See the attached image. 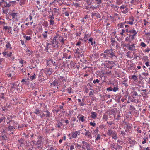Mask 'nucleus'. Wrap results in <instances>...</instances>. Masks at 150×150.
I'll use <instances>...</instances> for the list:
<instances>
[{
    "mask_svg": "<svg viewBox=\"0 0 150 150\" xmlns=\"http://www.w3.org/2000/svg\"><path fill=\"white\" fill-rule=\"evenodd\" d=\"M53 41L52 46L53 47L60 48L64 47V40L62 38H54Z\"/></svg>",
    "mask_w": 150,
    "mask_h": 150,
    "instance_id": "1",
    "label": "nucleus"
},
{
    "mask_svg": "<svg viewBox=\"0 0 150 150\" xmlns=\"http://www.w3.org/2000/svg\"><path fill=\"white\" fill-rule=\"evenodd\" d=\"M126 31L128 32L129 34H127L128 36L126 38V40L131 41L134 39L137 34V32L135 29L131 27L129 28L128 29H126Z\"/></svg>",
    "mask_w": 150,
    "mask_h": 150,
    "instance_id": "2",
    "label": "nucleus"
},
{
    "mask_svg": "<svg viewBox=\"0 0 150 150\" xmlns=\"http://www.w3.org/2000/svg\"><path fill=\"white\" fill-rule=\"evenodd\" d=\"M5 47L6 48L5 49L4 51L2 52V54L4 56H6V55L8 50H11L12 48V47L11 45V44L10 42L8 41L6 42Z\"/></svg>",
    "mask_w": 150,
    "mask_h": 150,
    "instance_id": "3",
    "label": "nucleus"
},
{
    "mask_svg": "<svg viewBox=\"0 0 150 150\" xmlns=\"http://www.w3.org/2000/svg\"><path fill=\"white\" fill-rule=\"evenodd\" d=\"M52 70V69L51 68H46L41 70V71H42V72L44 74L46 75L47 77H49L51 74L53 72Z\"/></svg>",
    "mask_w": 150,
    "mask_h": 150,
    "instance_id": "4",
    "label": "nucleus"
},
{
    "mask_svg": "<svg viewBox=\"0 0 150 150\" xmlns=\"http://www.w3.org/2000/svg\"><path fill=\"white\" fill-rule=\"evenodd\" d=\"M74 52L79 58L82 57L84 53V52L82 48H77V49H75L74 50Z\"/></svg>",
    "mask_w": 150,
    "mask_h": 150,
    "instance_id": "5",
    "label": "nucleus"
},
{
    "mask_svg": "<svg viewBox=\"0 0 150 150\" xmlns=\"http://www.w3.org/2000/svg\"><path fill=\"white\" fill-rule=\"evenodd\" d=\"M105 52L110 53V57L112 59H116L117 57L115 55V52L113 51L112 49H107L105 50Z\"/></svg>",
    "mask_w": 150,
    "mask_h": 150,
    "instance_id": "6",
    "label": "nucleus"
},
{
    "mask_svg": "<svg viewBox=\"0 0 150 150\" xmlns=\"http://www.w3.org/2000/svg\"><path fill=\"white\" fill-rule=\"evenodd\" d=\"M41 70L38 76V80L40 83L44 82L46 80L47 78L44 76V74Z\"/></svg>",
    "mask_w": 150,
    "mask_h": 150,
    "instance_id": "7",
    "label": "nucleus"
},
{
    "mask_svg": "<svg viewBox=\"0 0 150 150\" xmlns=\"http://www.w3.org/2000/svg\"><path fill=\"white\" fill-rule=\"evenodd\" d=\"M115 63L112 61H106L105 63V65L106 67L110 69L112 68V67L115 65Z\"/></svg>",
    "mask_w": 150,
    "mask_h": 150,
    "instance_id": "8",
    "label": "nucleus"
},
{
    "mask_svg": "<svg viewBox=\"0 0 150 150\" xmlns=\"http://www.w3.org/2000/svg\"><path fill=\"white\" fill-rule=\"evenodd\" d=\"M59 85H62L66 82V79L64 77L60 76L57 79Z\"/></svg>",
    "mask_w": 150,
    "mask_h": 150,
    "instance_id": "9",
    "label": "nucleus"
},
{
    "mask_svg": "<svg viewBox=\"0 0 150 150\" xmlns=\"http://www.w3.org/2000/svg\"><path fill=\"white\" fill-rule=\"evenodd\" d=\"M79 134L80 132L79 131L72 132L71 133L72 136L70 137V139L76 138L77 137V135H79Z\"/></svg>",
    "mask_w": 150,
    "mask_h": 150,
    "instance_id": "10",
    "label": "nucleus"
},
{
    "mask_svg": "<svg viewBox=\"0 0 150 150\" xmlns=\"http://www.w3.org/2000/svg\"><path fill=\"white\" fill-rule=\"evenodd\" d=\"M120 8L121 11L124 14L127 13L128 12L127 7L124 5L121 6Z\"/></svg>",
    "mask_w": 150,
    "mask_h": 150,
    "instance_id": "11",
    "label": "nucleus"
},
{
    "mask_svg": "<svg viewBox=\"0 0 150 150\" xmlns=\"http://www.w3.org/2000/svg\"><path fill=\"white\" fill-rule=\"evenodd\" d=\"M134 21V18L133 17H130L129 19V20L125 21V23L132 25L133 24V22Z\"/></svg>",
    "mask_w": 150,
    "mask_h": 150,
    "instance_id": "12",
    "label": "nucleus"
},
{
    "mask_svg": "<svg viewBox=\"0 0 150 150\" xmlns=\"http://www.w3.org/2000/svg\"><path fill=\"white\" fill-rule=\"evenodd\" d=\"M110 17L112 19L113 21H116L119 18V15L117 13L114 14L113 16H110Z\"/></svg>",
    "mask_w": 150,
    "mask_h": 150,
    "instance_id": "13",
    "label": "nucleus"
},
{
    "mask_svg": "<svg viewBox=\"0 0 150 150\" xmlns=\"http://www.w3.org/2000/svg\"><path fill=\"white\" fill-rule=\"evenodd\" d=\"M128 48L130 51H134L135 50V44H133L132 45H129L128 47Z\"/></svg>",
    "mask_w": 150,
    "mask_h": 150,
    "instance_id": "14",
    "label": "nucleus"
},
{
    "mask_svg": "<svg viewBox=\"0 0 150 150\" xmlns=\"http://www.w3.org/2000/svg\"><path fill=\"white\" fill-rule=\"evenodd\" d=\"M47 62V65H50L52 64L53 65H55L54 64L55 63V62H53L52 59H50V60H46Z\"/></svg>",
    "mask_w": 150,
    "mask_h": 150,
    "instance_id": "15",
    "label": "nucleus"
},
{
    "mask_svg": "<svg viewBox=\"0 0 150 150\" xmlns=\"http://www.w3.org/2000/svg\"><path fill=\"white\" fill-rule=\"evenodd\" d=\"M132 125H127L126 126V128L125 129V132H130L131 131Z\"/></svg>",
    "mask_w": 150,
    "mask_h": 150,
    "instance_id": "16",
    "label": "nucleus"
},
{
    "mask_svg": "<svg viewBox=\"0 0 150 150\" xmlns=\"http://www.w3.org/2000/svg\"><path fill=\"white\" fill-rule=\"evenodd\" d=\"M51 86H59V83H58L57 79L54 81L53 82L51 83Z\"/></svg>",
    "mask_w": 150,
    "mask_h": 150,
    "instance_id": "17",
    "label": "nucleus"
},
{
    "mask_svg": "<svg viewBox=\"0 0 150 150\" xmlns=\"http://www.w3.org/2000/svg\"><path fill=\"white\" fill-rule=\"evenodd\" d=\"M100 15L99 13L98 12H92L91 13V16L92 17H93L96 16L97 18H100Z\"/></svg>",
    "mask_w": 150,
    "mask_h": 150,
    "instance_id": "18",
    "label": "nucleus"
},
{
    "mask_svg": "<svg viewBox=\"0 0 150 150\" xmlns=\"http://www.w3.org/2000/svg\"><path fill=\"white\" fill-rule=\"evenodd\" d=\"M127 33H128V32H126V29L125 30L122 29V30L120 32V34L121 35L125 36L126 35Z\"/></svg>",
    "mask_w": 150,
    "mask_h": 150,
    "instance_id": "19",
    "label": "nucleus"
},
{
    "mask_svg": "<svg viewBox=\"0 0 150 150\" xmlns=\"http://www.w3.org/2000/svg\"><path fill=\"white\" fill-rule=\"evenodd\" d=\"M19 60V63H20L21 65V67L23 66L26 63V62L24 60L20 59Z\"/></svg>",
    "mask_w": 150,
    "mask_h": 150,
    "instance_id": "20",
    "label": "nucleus"
},
{
    "mask_svg": "<svg viewBox=\"0 0 150 150\" xmlns=\"http://www.w3.org/2000/svg\"><path fill=\"white\" fill-rule=\"evenodd\" d=\"M88 144L89 143H88L84 141H82V148L84 149H85L86 148V147H87V144Z\"/></svg>",
    "mask_w": 150,
    "mask_h": 150,
    "instance_id": "21",
    "label": "nucleus"
},
{
    "mask_svg": "<svg viewBox=\"0 0 150 150\" xmlns=\"http://www.w3.org/2000/svg\"><path fill=\"white\" fill-rule=\"evenodd\" d=\"M21 82L24 85H28L29 84V81H28L27 79H23L21 81Z\"/></svg>",
    "mask_w": 150,
    "mask_h": 150,
    "instance_id": "22",
    "label": "nucleus"
},
{
    "mask_svg": "<svg viewBox=\"0 0 150 150\" xmlns=\"http://www.w3.org/2000/svg\"><path fill=\"white\" fill-rule=\"evenodd\" d=\"M110 53L105 52V50L104 52L103 57L104 59L108 58L110 57Z\"/></svg>",
    "mask_w": 150,
    "mask_h": 150,
    "instance_id": "23",
    "label": "nucleus"
},
{
    "mask_svg": "<svg viewBox=\"0 0 150 150\" xmlns=\"http://www.w3.org/2000/svg\"><path fill=\"white\" fill-rule=\"evenodd\" d=\"M34 113L37 115H40L41 113V111L39 110V109H36L35 110Z\"/></svg>",
    "mask_w": 150,
    "mask_h": 150,
    "instance_id": "24",
    "label": "nucleus"
},
{
    "mask_svg": "<svg viewBox=\"0 0 150 150\" xmlns=\"http://www.w3.org/2000/svg\"><path fill=\"white\" fill-rule=\"evenodd\" d=\"M88 41L89 43L90 42L91 45L92 46L96 43L95 41H93V38H90L89 39Z\"/></svg>",
    "mask_w": 150,
    "mask_h": 150,
    "instance_id": "25",
    "label": "nucleus"
},
{
    "mask_svg": "<svg viewBox=\"0 0 150 150\" xmlns=\"http://www.w3.org/2000/svg\"><path fill=\"white\" fill-rule=\"evenodd\" d=\"M91 117L93 119H95L97 116V115L96 112H91Z\"/></svg>",
    "mask_w": 150,
    "mask_h": 150,
    "instance_id": "26",
    "label": "nucleus"
},
{
    "mask_svg": "<svg viewBox=\"0 0 150 150\" xmlns=\"http://www.w3.org/2000/svg\"><path fill=\"white\" fill-rule=\"evenodd\" d=\"M30 78L31 81L34 80L36 78V74L35 73L30 75Z\"/></svg>",
    "mask_w": 150,
    "mask_h": 150,
    "instance_id": "27",
    "label": "nucleus"
},
{
    "mask_svg": "<svg viewBox=\"0 0 150 150\" xmlns=\"http://www.w3.org/2000/svg\"><path fill=\"white\" fill-rule=\"evenodd\" d=\"M26 33L27 35H32V34L33 33V32L31 30L28 29L26 30Z\"/></svg>",
    "mask_w": 150,
    "mask_h": 150,
    "instance_id": "28",
    "label": "nucleus"
},
{
    "mask_svg": "<svg viewBox=\"0 0 150 150\" xmlns=\"http://www.w3.org/2000/svg\"><path fill=\"white\" fill-rule=\"evenodd\" d=\"M15 117V116L13 115H12L10 116H8L7 118V120H8L9 122L11 121V120L13 118H14Z\"/></svg>",
    "mask_w": 150,
    "mask_h": 150,
    "instance_id": "29",
    "label": "nucleus"
},
{
    "mask_svg": "<svg viewBox=\"0 0 150 150\" xmlns=\"http://www.w3.org/2000/svg\"><path fill=\"white\" fill-rule=\"evenodd\" d=\"M85 135L88 136L89 138L91 137V133L89 132V131H86L85 132Z\"/></svg>",
    "mask_w": 150,
    "mask_h": 150,
    "instance_id": "30",
    "label": "nucleus"
},
{
    "mask_svg": "<svg viewBox=\"0 0 150 150\" xmlns=\"http://www.w3.org/2000/svg\"><path fill=\"white\" fill-rule=\"evenodd\" d=\"M111 44L112 45H114L116 43V42L115 41V39L112 37L111 38Z\"/></svg>",
    "mask_w": 150,
    "mask_h": 150,
    "instance_id": "31",
    "label": "nucleus"
},
{
    "mask_svg": "<svg viewBox=\"0 0 150 150\" xmlns=\"http://www.w3.org/2000/svg\"><path fill=\"white\" fill-rule=\"evenodd\" d=\"M79 119V121L83 122L85 121V117L84 116L82 115L80 116Z\"/></svg>",
    "mask_w": 150,
    "mask_h": 150,
    "instance_id": "32",
    "label": "nucleus"
},
{
    "mask_svg": "<svg viewBox=\"0 0 150 150\" xmlns=\"http://www.w3.org/2000/svg\"><path fill=\"white\" fill-rule=\"evenodd\" d=\"M5 60L3 58H0V65H3L5 62Z\"/></svg>",
    "mask_w": 150,
    "mask_h": 150,
    "instance_id": "33",
    "label": "nucleus"
},
{
    "mask_svg": "<svg viewBox=\"0 0 150 150\" xmlns=\"http://www.w3.org/2000/svg\"><path fill=\"white\" fill-rule=\"evenodd\" d=\"M47 31H45L43 34L42 36L45 38H47Z\"/></svg>",
    "mask_w": 150,
    "mask_h": 150,
    "instance_id": "34",
    "label": "nucleus"
},
{
    "mask_svg": "<svg viewBox=\"0 0 150 150\" xmlns=\"http://www.w3.org/2000/svg\"><path fill=\"white\" fill-rule=\"evenodd\" d=\"M148 138L147 137H144L143 138V141L142 142V144H144L146 143V141L148 140Z\"/></svg>",
    "mask_w": 150,
    "mask_h": 150,
    "instance_id": "35",
    "label": "nucleus"
},
{
    "mask_svg": "<svg viewBox=\"0 0 150 150\" xmlns=\"http://www.w3.org/2000/svg\"><path fill=\"white\" fill-rule=\"evenodd\" d=\"M15 128L13 126H9L8 128V130H10V131H13V130L15 129Z\"/></svg>",
    "mask_w": 150,
    "mask_h": 150,
    "instance_id": "36",
    "label": "nucleus"
},
{
    "mask_svg": "<svg viewBox=\"0 0 150 150\" xmlns=\"http://www.w3.org/2000/svg\"><path fill=\"white\" fill-rule=\"evenodd\" d=\"M48 23L47 21H45L42 24V25L45 27H47L48 25Z\"/></svg>",
    "mask_w": 150,
    "mask_h": 150,
    "instance_id": "37",
    "label": "nucleus"
},
{
    "mask_svg": "<svg viewBox=\"0 0 150 150\" xmlns=\"http://www.w3.org/2000/svg\"><path fill=\"white\" fill-rule=\"evenodd\" d=\"M23 38H25L26 40H29L31 39V38L30 36H27L26 35H24Z\"/></svg>",
    "mask_w": 150,
    "mask_h": 150,
    "instance_id": "38",
    "label": "nucleus"
},
{
    "mask_svg": "<svg viewBox=\"0 0 150 150\" xmlns=\"http://www.w3.org/2000/svg\"><path fill=\"white\" fill-rule=\"evenodd\" d=\"M49 21L50 25H53L54 24V20H49Z\"/></svg>",
    "mask_w": 150,
    "mask_h": 150,
    "instance_id": "39",
    "label": "nucleus"
},
{
    "mask_svg": "<svg viewBox=\"0 0 150 150\" xmlns=\"http://www.w3.org/2000/svg\"><path fill=\"white\" fill-rule=\"evenodd\" d=\"M4 93H2L0 95V98H2L3 99H5L6 98L4 96Z\"/></svg>",
    "mask_w": 150,
    "mask_h": 150,
    "instance_id": "40",
    "label": "nucleus"
},
{
    "mask_svg": "<svg viewBox=\"0 0 150 150\" xmlns=\"http://www.w3.org/2000/svg\"><path fill=\"white\" fill-rule=\"evenodd\" d=\"M45 112L46 113V114L45 115L46 117H48L50 116V113L48 110L45 111Z\"/></svg>",
    "mask_w": 150,
    "mask_h": 150,
    "instance_id": "41",
    "label": "nucleus"
},
{
    "mask_svg": "<svg viewBox=\"0 0 150 150\" xmlns=\"http://www.w3.org/2000/svg\"><path fill=\"white\" fill-rule=\"evenodd\" d=\"M67 90V91L68 93H71L72 89L71 87H69L68 88Z\"/></svg>",
    "mask_w": 150,
    "mask_h": 150,
    "instance_id": "42",
    "label": "nucleus"
},
{
    "mask_svg": "<svg viewBox=\"0 0 150 150\" xmlns=\"http://www.w3.org/2000/svg\"><path fill=\"white\" fill-rule=\"evenodd\" d=\"M140 45L143 47H146L147 46V45L144 42H141L140 43Z\"/></svg>",
    "mask_w": 150,
    "mask_h": 150,
    "instance_id": "43",
    "label": "nucleus"
},
{
    "mask_svg": "<svg viewBox=\"0 0 150 150\" xmlns=\"http://www.w3.org/2000/svg\"><path fill=\"white\" fill-rule=\"evenodd\" d=\"M100 137L99 134H98L97 135V137L95 139V142H97L99 140H100Z\"/></svg>",
    "mask_w": 150,
    "mask_h": 150,
    "instance_id": "44",
    "label": "nucleus"
},
{
    "mask_svg": "<svg viewBox=\"0 0 150 150\" xmlns=\"http://www.w3.org/2000/svg\"><path fill=\"white\" fill-rule=\"evenodd\" d=\"M4 28H3V29H4V30H7L8 29V30H9V29H11V27H8V26H4Z\"/></svg>",
    "mask_w": 150,
    "mask_h": 150,
    "instance_id": "45",
    "label": "nucleus"
},
{
    "mask_svg": "<svg viewBox=\"0 0 150 150\" xmlns=\"http://www.w3.org/2000/svg\"><path fill=\"white\" fill-rule=\"evenodd\" d=\"M8 52H7V54H6V55L5 56H7V57H11L12 55V53L11 52H9V53H8Z\"/></svg>",
    "mask_w": 150,
    "mask_h": 150,
    "instance_id": "46",
    "label": "nucleus"
},
{
    "mask_svg": "<svg viewBox=\"0 0 150 150\" xmlns=\"http://www.w3.org/2000/svg\"><path fill=\"white\" fill-rule=\"evenodd\" d=\"M10 15L12 16V19H14L16 16V13H11Z\"/></svg>",
    "mask_w": 150,
    "mask_h": 150,
    "instance_id": "47",
    "label": "nucleus"
},
{
    "mask_svg": "<svg viewBox=\"0 0 150 150\" xmlns=\"http://www.w3.org/2000/svg\"><path fill=\"white\" fill-rule=\"evenodd\" d=\"M132 78L134 81H136L137 79V76L135 75H133L132 76Z\"/></svg>",
    "mask_w": 150,
    "mask_h": 150,
    "instance_id": "48",
    "label": "nucleus"
},
{
    "mask_svg": "<svg viewBox=\"0 0 150 150\" xmlns=\"http://www.w3.org/2000/svg\"><path fill=\"white\" fill-rule=\"evenodd\" d=\"M5 118L4 117H2L0 118V123L3 121H5Z\"/></svg>",
    "mask_w": 150,
    "mask_h": 150,
    "instance_id": "49",
    "label": "nucleus"
},
{
    "mask_svg": "<svg viewBox=\"0 0 150 150\" xmlns=\"http://www.w3.org/2000/svg\"><path fill=\"white\" fill-rule=\"evenodd\" d=\"M103 119L106 120L108 119V116L106 115H104L103 117Z\"/></svg>",
    "mask_w": 150,
    "mask_h": 150,
    "instance_id": "50",
    "label": "nucleus"
},
{
    "mask_svg": "<svg viewBox=\"0 0 150 150\" xmlns=\"http://www.w3.org/2000/svg\"><path fill=\"white\" fill-rule=\"evenodd\" d=\"M113 133V131L111 130H108V134L109 135H110Z\"/></svg>",
    "mask_w": 150,
    "mask_h": 150,
    "instance_id": "51",
    "label": "nucleus"
},
{
    "mask_svg": "<svg viewBox=\"0 0 150 150\" xmlns=\"http://www.w3.org/2000/svg\"><path fill=\"white\" fill-rule=\"evenodd\" d=\"M118 26L120 28H123L124 25L122 23H120L118 24Z\"/></svg>",
    "mask_w": 150,
    "mask_h": 150,
    "instance_id": "52",
    "label": "nucleus"
},
{
    "mask_svg": "<svg viewBox=\"0 0 150 150\" xmlns=\"http://www.w3.org/2000/svg\"><path fill=\"white\" fill-rule=\"evenodd\" d=\"M49 18L50 19V20H53L54 19V18L53 15H50L49 16Z\"/></svg>",
    "mask_w": 150,
    "mask_h": 150,
    "instance_id": "53",
    "label": "nucleus"
},
{
    "mask_svg": "<svg viewBox=\"0 0 150 150\" xmlns=\"http://www.w3.org/2000/svg\"><path fill=\"white\" fill-rule=\"evenodd\" d=\"M94 133L95 134H97L98 132V127H97L96 128L93 130Z\"/></svg>",
    "mask_w": 150,
    "mask_h": 150,
    "instance_id": "54",
    "label": "nucleus"
},
{
    "mask_svg": "<svg viewBox=\"0 0 150 150\" xmlns=\"http://www.w3.org/2000/svg\"><path fill=\"white\" fill-rule=\"evenodd\" d=\"M93 82L94 84H96V83H98L99 82V80L97 79L96 80H94L93 81Z\"/></svg>",
    "mask_w": 150,
    "mask_h": 150,
    "instance_id": "55",
    "label": "nucleus"
},
{
    "mask_svg": "<svg viewBox=\"0 0 150 150\" xmlns=\"http://www.w3.org/2000/svg\"><path fill=\"white\" fill-rule=\"evenodd\" d=\"M118 90V88L117 86L114 87V88L112 89V90L114 92H116Z\"/></svg>",
    "mask_w": 150,
    "mask_h": 150,
    "instance_id": "56",
    "label": "nucleus"
},
{
    "mask_svg": "<svg viewBox=\"0 0 150 150\" xmlns=\"http://www.w3.org/2000/svg\"><path fill=\"white\" fill-rule=\"evenodd\" d=\"M5 21H0V25H2L3 26H4L5 25Z\"/></svg>",
    "mask_w": 150,
    "mask_h": 150,
    "instance_id": "57",
    "label": "nucleus"
},
{
    "mask_svg": "<svg viewBox=\"0 0 150 150\" xmlns=\"http://www.w3.org/2000/svg\"><path fill=\"white\" fill-rule=\"evenodd\" d=\"M90 125L91 126L95 127L96 126V124L95 122H91L90 123Z\"/></svg>",
    "mask_w": 150,
    "mask_h": 150,
    "instance_id": "58",
    "label": "nucleus"
},
{
    "mask_svg": "<svg viewBox=\"0 0 150 150\" xmlns=\"http://www.w3.org/2000/svg\"><path fill=\"white\" fill-rule=\"evenodd\" d=\"M137 131L138 133H142V131L140 128L138 127L137 129Z\"/></svg>",
    "mask_w": 150,
    "mask_h": 150,
    "instance_id": "59",
    "label": "nucleus"
},
{
    "mask_svg": "<svg viewBox=\"0 0 150 150\" xmlns=\"http://www.w3.org/2000/svg\"><path fill=\"white\" fill-rule=\"evenodd\" d=\"M131 52L130 51H128L126 53V55L127 57H130V54H131Z\"/></svg>",
    "mask_w": 150,
    "mask_h": 150,
    "instance_id": "60",
    "label": "nucleus"
},
{
    "mask_svg": "<svg viewBox=\"0 0 150 150\" xmlns=\"http://www.w3.org/2000/svg\"><path fill=\"white\" fill-rule=\"evenodd\" d=\"M106 90L107 91H111L112 90V89L111 87H109Z\"/></svg>",
    "mask_w": 150,
    "mask_h": 150,
    "instance_id": "61",
    "label": "nucleus"
},
{
    "mask_svg": "<svg viewBox=\"0 0 150 150\" xmlns=\"http://www.w3.org/2000/svg\"><path fill=\"white\" fill-rule=\"evenodd\" d=\"M26 52L28 53V54H29V55H30L32 53V52L30 51V50L28 49H27L26 50Z\"/></svg>",
    "mask_w": 150,
    "mask_h": 150,
    "instance_id": "62",
    "label": "nucleus"
},
{
    "mask_svg": "<svg viewBox=\"0 0 150 150\" xmlns=\"http://www.w3.org/2000/svg\"><path fill=\"white\" fill-rule=\"evenodd\" d=\"M81 42L80 41H79L77 42V43L76 44V46H79L80 45H81Z\"/></svg>",
    "mask_w": 150,
    "mask_h": 150,
    "instance_id": "63",
    "label": "nucleus"
},
{
    "mask_svg": "<svg viewBox=\"0 0 150 150\" xmlns=\"http://www.w3.org/2000/svg\"><path fill=\"white\" fill-rule=\"evenodd\" d=\"M86 3L88 5H90L91 3V1L90 0H87Z\"/></svg>",
    "mask_w": 150,
    "mask_h": 150,
    "instance_id": "64",
    "label": "nucleus"
}]
</instances>
